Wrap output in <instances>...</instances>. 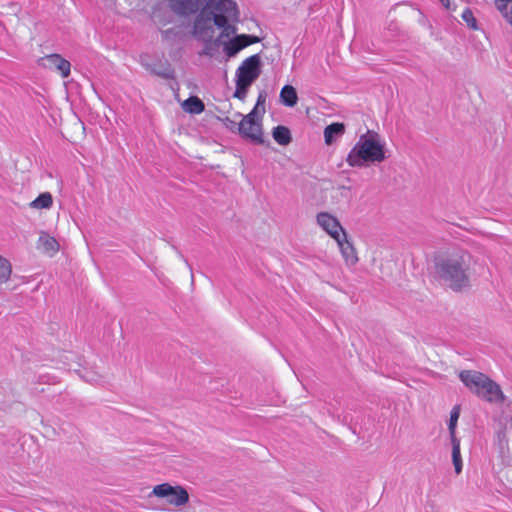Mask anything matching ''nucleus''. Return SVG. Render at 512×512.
Instances as JSON below:
<instances>
[{"mask_svg": "<svg viewBox=\"0 0 512 512\" xmlns=\"http://www.w3.org/2000/svg\"><path fill=\"white\" fill-rule=\"evenodd\" d=\"M385 158L384 144L380 136L376 132L368 131L360 136L350 150L346 162L351 167H363L366 163H381Z\"/></svg>", "mask_w": 512, "mask_h": 512, "instance_id": "nucleus-1", "label": "nucleus"}, {"mask_svg": "<svg viewBox=\"0 0 512 512\" xmlns=\"http://www.w3.org/2000/svg\"><path fill=\"white\" fill-rule=\"evenodd\" d=\"M460 380L478 397L490 403H503L505 395L501 387L482 372L463 370L459 373Z\"/></svg>", "mask_w": 512, "mask_h": 512, "instance_id": "nucleus-2", "label": "nucleus"}, {"mask_svg": "<svg viewBox=\"0 0 512 512\" xmlns=\"http://www.w3.org/2000/svg\"><path fill=\"white\" fill-rule=\"evenodd\" d=\"M202 13L211 15L214 24L226 36L235 33V28L229 24L230 21L238 19L237 4L233 0H208Z\"/></svg>", "mask_w": 512, "mask_h": 512, "instance_id": "nucleus-3", "label": "nucleus"}, {"mask_svg": "<svg viewBox=\"0 0 512 512\" xmlns=\"http://www.w3.org/2000/svg\"><path fill=\"white\" fill-rule=\"evenodd\" d=\"M222 120L230 130H237L244 138L255 143H263L262 124L257 117L256 108L243 117L241 113L234 112L232 117L225 116Z\"/></svg>", "mask_w": 512, "mask_h": 512, "instance_id": "nucleus-4", "label": "nucleus"}, {"mask_svg": "<svg viewBox=\"0 0 512 512\" xmlns=\"http://www.w3.org/2000/svg\"><path fill=\"white\" fill-rule=\"evenodd\" d=\"M465 266L463 257L450 258L438 265V273L452 289L460 290L469 282Z\"/></svg>", "mask_w": 512, "mask_h": 512, "instance_id": "nucleus-5", "label": "nucleus"}, {"mask_svg": "<svg viewBox=\"0 0 512 512\" xmlns=\"http://www.w3.org/2000/svg\"><path fill=\"white\" fill-rule=\"evenodd\" d=\"M152 495L158 498H166L168 504L180 507L189 502L187 490L180 486H172L169 483H162L154 486Z\"/></svg>", "mask_w": 512, "mask_h": 512, "instance_id": "nucleus-6", "label": "nucleus"}, {"mask_svg": "<svg viewBox=\"0 0 512 512\" xmlns=\"http://www.w3.org/2000/svg\"><path fill=\"white\" fill-rule=\"evenodd\" d=\"M260 56L258 54L251 55L246 58L236 71V80L243 85H251L260 75Z\"/></svg>", "mask_w": 512, "mask_h": 512, "instance_id": "nucleus-7", "label": "nucleus"}, {"mask_svg": "<svg viewBox=\"0 0 512 512\" xmlns=\"http://www.w3.org/2000/svg\"><path fill=\"white\" fill-rule=\"evenodd\" d=\"M317 222L335 240L346 234L339 221L329 213H319Z\"/></svg>", "mask_w": 512, "mask_h": 512, "instance_id": "nucleus-8", "label": "nucleus"}, {"mask_svg": "<svg viewBox=\"0 0 512 512\" xmlns=\"http://www.w3.org/2000/svg\"><path fill=\"white\" fill-rule=\"evenodd\" d=\"M42 65L48 69H55L63 78H67L71 72V64L59 54L46 55L41 59Z\"/></svg>", "mask_w": 512, "mask_h": 512, "instance_id": "nucleus-9", "label": "nucleus"}, {"mask_svg": "<svg viewBox=\"0 0 512 512\" xmlns=\"http://www.w3.org/2000/svg\"><path fill=\"white\" fill-rule=\"evenodd\" d=\"M259 42V38L257 36L241 34L233 38L226 45V52L229 56H233L238 53L240 50L246 48L247 46Z\"/></svg>", "mask_w": 512, "mask_h": 512, "instance_id": "nucleus-10", "label": "nucleus"}, {"mask_svg": "<svg viewBox=\"0 0 512 512\" xmlns=\"http://www.w3.org/2000/svg\"><path fill=\"white\" fill-rule=\"evenodd\" d=\"M336 242L339 246L345 264L347 266H354L358 262L359 258L355 247L347 239L346 234L342 235V237L336 240Z\"/></svg>", "mask_w": 512, "mask_h": 512, "instance_id": "nucleus-11", "label": "nucleus"}, {"mask_svg": "<svg viewBox=\"0 0 512 512\" xmlns=\"http://www.w3.org/2000/svg\"><path fill=\"white\" fill-rule=\"evenodd\" d=\"M345 131L343 123L335 122L328 125L324 130V139L327 145H331L335 138L340 137Z\"/></svg>", "mask_w": 512, "mask_h": 512, "instance_id": "nucleus-12", "label": "nucleus"}, {"mask_svg": "<svg viewBox=\"0 0 512 512\" xmlns=\"http://www.w3.org/2000/svg\"><path fill=\"white\" fill-rule=\"evenodd\" d=\"M182 108L190 114H200L204 111L205 105L197 96H191L182 103Z\"/></svg>", "mask_w": 512, "mask_h": 512, "instance_id": "nucleus-13", "label": "nucleus"}, {"mask_svg": "<svg viewBox=\"0 0 512 512\" xmlns=\"http://www.w3.org/2000/svg\"><path fill=\"white\" fill-rule=\"evenodd\" d=\"M281 102L288 107H293L297 104L298 96L296 89L291 85H285L280 92Z\"/></svg>", "mask_w": 512, "mask_h": 512, "instance_id": "nucleus-14", "label": "nucleus"}, {"mask_svg": "<svg viewBox=\"0 0 512 512\" xmlns=\"http://www.w3.org/2000/svg\"><path fill=\"white\" fill-rule=\"evenodd\" d=\"M494 6L512 27V0H494Z\"/></svg>", "mask_w": 512, "mask_h": 512, "instance_id": "nucleus-15", "label": "nucleus"}, {"mask_svg": "<svg viewBox=\"0 0 512 512\" xmlns=\"http://www.w3.org/2000/svg\"><path fill=\"white\" fill-rule=\"evenodd\" d=\"M53 205V197L50 192L41 193L36 199L30 202L29 206L33 209H49Z\"/></svg>", "mask_w": 512, "mask_h": 512, "instance_id": "nucleus-16", "label": "nucleus"}, {"mask_svg": "<svg viewBox=\"0 0 512 512\" xmlns=\"http://www.w3.org/2000/svg\"><path fill=\"white\" fill-rule=\"evenodd\" d=\"M273 138L282 146L288 145L291 142L290 130L285 126H277L273 129Z\"/></svg>", "mask_w": 512, "mask_h": 512, "instance_id": "nucleus-17", "label": "nucleus"}, {"mask_svg": "<svg viewBox=\"0 0 512 512\" xmlns=\"http://www.w3.org/2000/svg\"><path fill=\"white\" fill-rule=\"evenodd\" d=\"M452 461L455 468L456 474H460L462 471V459H461V448H460V440L452 439Z\"/></svg>", "mask_w": 512, "mask_h": 512, "instance_id": "nucleus-18", "label": "nucleus"}, {"mask_svg": "<svg viewBox=\"0 0 512 512\" xmlns=\"http://www.w3.org/2000/svg\"><path fill=\"white\" fill-rule=\"evenodd\" d=\"M12 275V265L10 261L0 255V285L7 283Z\"/></svg>", "mask_w": 512, "mask_h": 512, "instance_id": "nucleus-19", "label": "nucleus"}, {"mask_svg": "<svg viewBox=\"0 0 512 512\" xmlns=\"http://www.w3.org/2000/svg\"><path fill=\"white\" fill-rule=\"evenodd\" d=\"M460 411H461L460 405H455L452 408L451 413H450L448 429H449V434H450L451 440L458 439L456 436V426H457V422H458V419L460 416Z\"/></svg>", "mask_w": 512, "mask_h": 512, "instance_id": "nucleus-20", "label": "nucleus"}, {"mask_svg": "<svg viewBox=\"0 0 512 512\" xmlns=\"http://www.w3.org/2000/svg\"><path fill=\"white\" fill-rule=\"evenodd\" d=\"M39 241L41 242V245L45 251L51 252L53 254L58 252L59 244L54 237L49 236L48 234H44L40 236Z\"/></svg>", "mask_w": 512, "mask_h": 512, "instance_id": "nucleus-21", "label": "nucleus"}, {"mask_svg": "<svg viewBox=\"0 0 512 512\" xmlns=\"http://www.w3.org/2000/svg\"><path fill=\"white\" fill-rule=\"evenodd\" d=\"M250 86L251 85H249V84L243 85L240 81L236 80V89H235V92H234V97L243 101L245 99V97H246L248 88Z\"/></svg>", "mask_w": 512, "mask_h": 512, "instance_id": "nucleus-22", "label": "nucleus"}, {"mask_svg": "<svg viewBox=\"0 0 512 512\" xmlns=\"http://www.w3.org/2000/svg\"><path fill=\"white\" fill-rule=\"evenodd\" d=\"M462 19L467 23V25L473 30L477 29V21L470 9H465L462 13Z\"/></svg>", "mask_w": 512, "mask_h": 512, "instance_id": "nucleus-23", "label": "nucleus"}, {"mask_svg": "<svg viewBox=\"0 0 512 512\" xmlns=\"http://www.w3.org/2000/svg\"><path fill=\"white\" fill-rule=\"evenodd\" d=\"M264 104H265V97L262 94H260L258 96L257 103L254 108H256V110H257L259 106H264Z\"/></svg>", "mask_w": 512, "mask_h": 512, "instance_id": "nucleus-24", "label": "nucleus"}, {"mask_svg": "<svg viewBox=\"0 0 512 512\" xmlns=\"http://www.w3.org/2000/svg\"><path fill=\"white\" fill-rule=\"evenodd\" d=\"M439 1L443 4L444 7L449 8V5H450L449 0H439Z\"/></svg>", "mask_w": 512, "mask_h": 512, "instance_id": "nucleus-25", "label": "nucleus"}]
</instances>
